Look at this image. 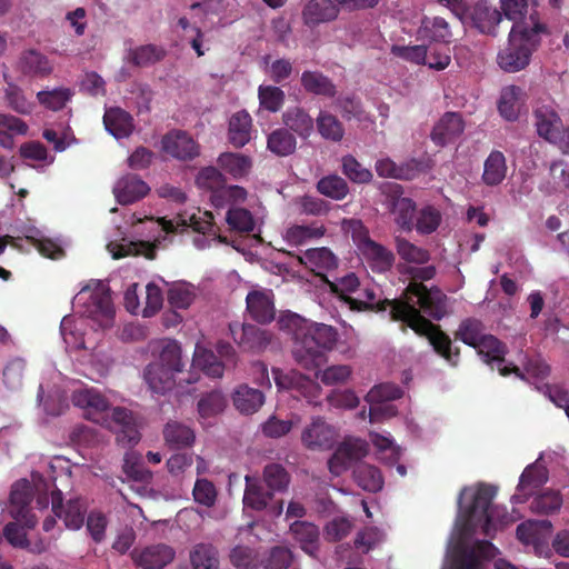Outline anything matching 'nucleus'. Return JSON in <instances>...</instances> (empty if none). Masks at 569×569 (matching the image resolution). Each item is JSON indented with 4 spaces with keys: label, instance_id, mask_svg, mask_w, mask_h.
I'll return each instance as SVG.
<instances>
[{
    "label": "nucleus",
    "instance_id": "obj_55",
    "mask_svg": "<svg viewBox=\"0 0 569 569\" xmlns=\"http://www.w3.org/2000/svg\"><path fill=\"white\" fill-rule=\"evenodd\" d=\"M123 472L136 481H149L152 478L151 471L141 463V456L136 451H128L123 457Z\"/></svg>",
    "mask_w": 569,
    "mask_h": 569
},
{
    "label": "nucleus",
    "instance_id": "obj_42",
    "mask_svg": "<svg viewBox=\"0 0 569 569\" xmlns=\"http://www.w3.org/2000/svg\"><path fill=\"white\" fill-rule=\"evenodd\" d=\"M167 297L172 308L187 309L197 297V288L186 281H177L169 287Z\"/></svg>",
    "mask_w": 569,
    "mask_h": 569
},
{
    "label": "nucleus",
    "instance_id": "obj_61",
    "mask_svg": "<svg viewBox=\"0 0 569 569\" xmlns=\"http://www.w3.org/2000/svg\"><path fill=\"white\" fill-rule=\"evenodd\" d=\"M352 369L348 365H333L325 370L317 371L316 376L326 386L346 383L351 377Z\"/></svg>",
    "mask_w": 569,
    "mask_h": 569
},
{
    "label": "nucleus",
    "instance_id": "obj_60",
    "mask_svg": "<svg viewBox=\"0 0 569 569\" xmlns=\"http://www.w3.org/2000/svg\"><path fill=\"white\" fill-rule=\"evenodd\" d=\"M71 96L72 91L67 88H57L50 91H39L37 93L38 101L53 111L62 109L70 100Z\"/></svg>",
    "mask_w": 569,
    "mask_h": 569
},
{
    "label": "nucleus",
    "instance_id": "obj_17",
    "mask_svg": "<svg viewBox=\"0 0 569 569\" xmlns=\"http://www.w3.org/2000/svg\"><path fill=\"white\" fill-rule=\"evenodd\" d=\"M301 441L309 450H327L336 441V431L322 419L317 418L303 429Z\"/></svg>",
    "mask_w": 569,
    "mask_h": 569
},
{
    "label": "nucleus",
    "instance_id": "obj_5",
    "mask_svg": "<svg viewBox=\"0 0 569 569\" xmlns=\"http://www.w3.org/2000/svg\"><path fill=\"white\" fill-rule=\"evenodd\" d=\"M546 27L535 22L531 28L523 24H513L509 33L508 46L498 53L497 62L506 72H518L525 69L530 61L531 53L539 44V33Z\"/></svg>",
    "mask_w": 569,
    "mask_h": 569
},
{
    "label": "nucleus",
    "instance_id": "obj_35",
    "mask_svg": "<svg viewBox=\"0 0 569 569\" xmlns=\"http://www.w3.org/2000/svg\"><path fill=\"white\" fill-rule=\"evenodd\" d=\"M300 81L308 93L327 98H333L337 93V88L331 79L319 71H303Z\"/></svg>",
    "mask_w": 569,
    "mask_h": 569
},
{
    "label": "nucleus",
    "instance_id": "obj_27",
    "mask_svg": "<svg viewBox=\"0 0 569 569\" xmlns=\"http://www.w3.org/2000/svg\"><path fill=\"white\" fill-rule=\"evenodd\" d=\"M339 14V4L332 0H311L302 12L303 21L308 26H317L335 20Z\"/></svg>",
    "mask_w": 569,
    "mask_h": 569
},
{
    "label": "nucleus",
    "instance_id": "obj_43",
    "mask_svg": "<svg viewBox=\"0 0 569 569\" xmlns=\"http://www.w3.org/2000/svg\"><path fill=\"white\" fill-rule=\"evenodd\" d=\"M325 231V227L317 223L309 226L295 224L286 230L283 239L288 244L297 247L322 237Z\"/></svg>",
    "mask_w": 569,
    "mask_h": 569
},
{
    "label": "nucleus",
    "instance_id": "obj_12",
    "mask_svg": "<svg viewBox=\"0 0 569 569\" xmlns=\"http://www.w3.org/2000/svg\"><path fill=\"white\" fill-rule=\"evenodd\" d=\"M72 403L83 410L87 419L100 422L109 408L108 400L94 388L81 387L71 396Z\"/></svg>",
    "mask_w": 569,
    "mask_h": 569
},
{
    "label": "nucleus",
    "instance_id": "obj_32",
    "mask_svg": "<svg viewBox=\"0 0 569 569\" xmlns=\"http://www.w3.org/2000/svg\"><path fill=\"white\" fill-rule=\"evenodd\" d=\"M506 157L501 151L493 150L483 163L482 182L488 187L499 186L507 176Z\"/></svg>",
    "mask_w": 569,
    "mask_h": 569
},
{
    "label": "nucleus",
    "instance_id": "obj_46",
    "mask_svg": "<svg viewBox=\"0 0 569 569\" xmlns=\"http://www.w3.org/2000/svg\"><path fill=\"white\" fill-rule=\"evenodd\" d=\"M355 481L363 489L370 492L379 491L383 486V478L380 471L371 465L360 463L353 470Z\"/></svg>",
    "mask_w": 569,
    "mask_h": 569
},
{
    "label": "nucleus",
    "instance_id": "obj_30",
    "mask_svg": "<svg viewBox=\"0 0 569 569\" xmlns=\"http://www.w3.org/2000/svg\"><path fill=\"white\" fill-rule=\"evenodd\" d=\"M525 101V93L520 87L507 86L501 90L498 102V110L502 118L508 121L518 119L521 106Z\"/></svg>",
    "mask_w": 569,
    "mask_h": 569
},
{
    "label": "nucleus",
    "instance_id": "obj_31",
    "mask_svg": "<svg viewBox=\"0 0 569 569\" xmlns=\"http://www.w3.org/2000/svg\"><path fill=\"white\" fill-rule=\"evenodd\" d=\"M282 122L287 130L296 132L299 137L307 139L313 132V119L301 107H290L282 113Z\"/></svg>",
    "mask_w": 569,
    "mask_h": 569
},
{
    "label": "nucleus",
    "instance_id": "obj_26",
    "mask_svg": "<svg viewBox=\"0 0 569 569\" xmlns=\"http://www.w3.org/2000/svg\"><path fill=\"white\" fill-rule=\"evenodd\" d=\"M290 532L300 548L309 556L316 558L320 547V532L318 527L308 521H295Z\"/></svg>",
    "mask_w": 569,
    "mask_h": 569
},
{
    "label": "nucleus",
    "instance_id": "obj_11",
    "mask_svg": "<svg viewBox=\"0 0 569 569\" xmlns=\"http://www.w3.org/2000/svg\"><path fill=\"white\" fill-rule=\"evenodd\" d=\"M368 452L367 442L359 438H347L328 460V468L333 476H340L348 468L362 459Z\"/></svg>",
    "mask_w": 569,
    "mask_h": 569
},
{
    "label": "nucleus",
    "instance_id": "obj_44",
    "mask_svg": "<svg viewBox=\"0 0 569 569\" xmlns=\"http://www.w3.org/2000/svg\"><path fill=\"white\" fill-rule=\"evenodd\" d=\"M297 140L287 129H277L268 136L267 148L279 157H286L295 152Z\"/></svg>",
    "mask_w": 569,
    "mask_h": 569
},
{
    "label": "nucleus",
    "instance_id": "obj_3",
    "mask_svg": "<svg viewBox=\"0 0 569 569\" xmlns=\"http://www.w3.org/2000/svg\"><path fill=\"white\" fill-rule=\"evenodd\" d=\"M278 326L292 335V356L307 370H316L326 361V351L333 349L337 330L326 323L313 322L287 311L280 315Z\"/></svg>",
    "mask_w": 569,
    "mask_h": 569
},
{
    "label": "nucleus",
    "instance_id": "obj_52",
    "mask_svg": "<svg viewBox=\"0 0 569 569\" xmlns=\"http://www.w3.org/2000/svg\"><path fill=\"white\" fill-rule=\"evenodd\" d=\"M353 529L351 519L338 516L329 520L323 527V537L329 542H337L350 535Z\"/></svg>",
    "mask_w": 569,
    "mask_h": 569
},
{
    "label": "nucleus",
    "instance_id": "obj_48",
    "mask_svg": "<svg viewBox=\"0 0 569 569\" xmlns=\"http://www.w3.org/2000/svg\"><path fill=\"white\" fill-rule=\"evenodd\" d=\"M317 190L325 197L342 200L348 194L349 187L343 178L337 174H329L318 181Z\"/></svg>",
    "mask_w": 569,
    "mask_h": 569
},
{
    "label": "nucleus",
    "instance_id": "obj_19",
    "mask_svg": "<svg viewBox=\"0 0 569 569\" xmlns=\"http://www.w3.org/2000/svg\"><path fill=\"white\" fill-rule=\"evenodd\" d=\"M149 186L136 174H126L117 180L113 194L120 204H130L146 197Z\"/></svg>",
    "mask_w": 569,
    "mask_h": 569
},
{
    "label": "nucleus",
    "instance_id": "obj_10",
    "mask_svg": "<svg viewBox=\"0 0 569 569\" xmlns=\"http://www.w3.org/2000/svg\"><path fill=\"white\" fill-rule=\"evenodd\" d=\"M232 339L244 351L263 352L273 341V333L251 323H230Z\"/></svg>",
    "mask_w": 569,
    "mask_h": 569
},
{
    "label": "nucleus",
    "instance_id": "obj_51",
    "mask_svg": "<svg viewBox=\"0 0 569 569\" xmlns=\"http://www.w3.org/2000/svg\"><path fill=\"white\" fill-rule=\"evenodd\" d=\"M550 530L551 522L549 520H529L517 527V537L526 545H535L536 552H539L537 546L540 530Z\"/></svg>",
    "mask_w": 569,
    "mask_h": 569
},
{
    "label": "nucleus",
    "instance_id": "obj_25",
    "mask_svg": "<svg viewBox=\"0 0 569 569\" xmlns=\"http://www.w3.org/2000/svg\"><path fill=\"white\" fill-rule=\"evenodd\" d=\"M161 143L163 151L177 159H192L199 153L197 143L182 131L166 134Z\"/></svg>",
    "mask_w": 569,
    "mask_h": 569
},
{
    "label": "nucleus",
    "instance_id": "obj_38",
    "mask_svg": "<svg viewBox=\"0 0 569 569\" xmlns=\"http://www.w3.org/2000/svg\"><path fill=\"white\" fill-rule=\"evenodd\" d=\"M217 161L219 167L234 179L248 176L252 168V159L242 153L224 152L218 157Z\"/></svg>",
    "mask_w": 569,
    "mask_h": 569
},
{
    "label": "nucleus",
    "instance_id": "obj_57",
    "mask_svg": "<svg viewBox=\"0 0 569 569\" xmlns=\"http://www.w3.org/2000/svg\"><path fill=\"white\" fill-rule=\"evenodd\" d=\"M263 479L272 491H283L288 488L290 478L286 469L278 463H270L264 467Z\"/></svg>",
    "mask_w": 569,
    "mask_h": 569
},
{
    "label": "nucleus",
    "instance_id": "obj_1",
    "mask_svg": "<svg viewBox=\"0 0 569 569\" xmlns=\"http://www.w3.org/2000/svg\"><path fill=\"white\" fill-rule=\"evenodd\" d=\"M496 492V488L489 485L466 487L461 490L458 499L459 508L462 509V499L467 497L472 499V503L466 508V515L458 519L442 569H481V558L489 559L496 556L497 548L491 542L471 539L479 525L483 533L489 536L495 521L500 525L515 521L507 513L501 515L498 507L490 508Z\"/></svg>",
    "mask_w": 569,
    "mask_h": 569
},
{
    "label": "nucleus",
    "instance_id": "obj_4",
    "mask_svg": "<svg viewBox=\"0 0 569 569\" xmlns=\"http://www.w3.org/2000/svg\"><path fill=\"white\" fill-rule=\"evenodd\" d=\"M31 499L32 486L28 480L21 479L12 486L7 510L13 521L4 526L3 536L13 547L29 548L27 530L37 523L29 507Z\"/></svg>",
    "mask_w": 569,
    "mask_h": 569
},
{
    "label": "nucleus",
    "instance_id": "obj_2",
    "mask_svg": "<svg viewBox=\"0 0 569 569\" xmlns=\"http://www.w3.org/2000/svg\"><path fill=\"white\" fill-rule=\"evenodd\" d=\"M405 272L412 278L407 287L405 300H392L388 305L393 320L406 322L418 335L427 336L433 349L451 365L457 363L458 353H452L451 340L420 315L419 306L433 319H441L446 312V296L437 288L428 289L419 281L430 280L436 274L433 266L407 267Z\"/></svg>",
    "mask_w": 569,
    "mask_h": 569
},
{
    "label": "nucleus",
    "instance_id": "obj_18",
    "mask_svg": "<svg viewBox=\"0 0 569 569\" xmlns=\"http://www.w3.org/2000/svg\"><path fill=\"white\" fill-rule=\"evenodd\" d=\"M478 353L482 357L483 361L487 363H497L498 370L502 376L508 375L509 372H513L517 377L525 379L523 373L520 371L519 367H512L509 369L507 366L502 367L503 356H505V347L502 343L491 335H485L475 346Z\"/></svg>",
    "mask_w": 569,
    "mask_h": 569
},
{
    "label": "nucleus",
    "instance_id": "obj_59",
    "mask_svg": "<svg viewBox=\"0 0 569 569\" xmlns=\"http://www.w3.org/2000/svg\"><path fill=\"white\" fill-rule=\"evenodd\" d=\"M342 172L343 174L356 183H369L372 180V172L365 168L352 156H345L342 158Z\"/></svg>",
    "mask_w": 569,
    "mask_h": 569
},
{
    "label": "nucleus",
    "instance_id": "obj_58",
    "mask_svg": "<svg viewBox=\"0 0 569 569\" xmlns=\"http://www.w3.org/2000/svg\"><path fill=\"white\" fill-rule=\"evenodd\" d=\"M284 97V92L274 86H260L258 89L260 107L270 112H277L281 109Z\"/></svg>",
    "mask_w": 569,
    "mask_h": 569
},
{
    "label": "nucleus",
    "instance_id": "obj_16",
    "mask_svg": "<svg viewBox=\"0 0 569 569\" xmlns=\"http://www.w3.org/2000/svg\"><path fill=\"white\" fill-rule=\"evenodd\" d=\"M247 311L250 317L260 323H268L274 319V297L270 289L251 290L246 298Z\"/></svg>",
    "mask_w": 569,
    "mask_h": 569
},
{
    "label": "nucleus",
    "instance_id": "obj_40",
    "mask_svg": "<svg viewBox=\"0 0 569 569\" xmlns=\"http://www.w3.org/2000/svg\"><path fill=\"white\" fill-rule=\"evenodd\" d=\"M418 39L430 41H448L451 37L448 22L443 18H423L418 29Z\"/></svg>",
    "mask_w": 569,
    "mask_h": 569
},
{
    "label": "nucleus",
    "instance_id": "obj_50",
    "mask_svg": "<svg viewBox=\"0 0 569 569\" xmlns=\"http://www.w3.org/2000/svg\"><path fill=\"white\" fill-rule=\"evenodd\" d=\"M318 131L322 138L340 141L343 138L345 130L337 117L327 111H320L317 117Z\"/></svg>",
    "mask_w": 569,
    "mask_h": 569
},
{
    "label": "nucleus",
    "instance_id": "obj_41",
    "mask_svg": "<svg viewBox=\"0 0 569 569\" xmlns=\"http://www.w3.org/2000/svg\"><path fill=\"white\" fill-rule=\"evenodd\" d=\"M163 438L170 448L189 447L194 441V432L191 428L177 421H170L164 426Z\"/></svg>",
    "mask_w": 569,
    "mask_h": 569
},
{
    "label": "nucleus",
    "instance_id": "obj_49",
    "mask_svg": "<svg viewBox=\"0 0 569 569\" xmlns=\"http://www.w3.org/2000/svg\"><path fill=\"white\" fill-rule=\"evenodd\" d=\"M396 249L399 257L409 263L425 264L430 259V254L426 249L401 237L396 238Z\"/></svg>",
    "mask_w": 569,
    "mask_h": 569
},
{
    "label": "nucleus",
    "instance_id": "obj_54",
    "mask_svg": "<svg viewBox=\"0 0 569 569\" xmlns=\"http://www.w3.org/2000/svg\"><path fill=\"white\" fill-rule=\"evenodd\" d=\"M60 331L68 349L78 350L86 348L81 328L73 318L64 317L60 325Z\"/></svg>",
    "mask_w": 569,
    "mask_h": 569
},
{
    "label": "nucleus",
    "instance_id": "obj_8",
    "mask_svg": "<svg viewBox=\"0 0 569 569\" xmlns=\"http://www.w3.org/2000/svg\"><path fill=\"white\" fill-rule=\"evenodd\" d=\"M380 191L386 197L385 204L396 216V223L403 230L410 231L413 227L415 202L410 198L402 197V187L398 183H381Z\"/></svg>",
    "mask_w": 569,
    "mask_h": 569
},
{
    "label": "nucleus",
    "instance_id": "obj_63",
    "mask_svg": "<svg viewBox=\"0 0 569 569\" xmlns=\"http://www.w3.org/2000/svg\"><path fill=\"white\" fill-rule=\"evenodd\" d=\"M441 222V214L433 207L422 208L417 216L416 230L421 234H430L437 230Z\"/></svg>",
    "mask_w": 569,
    "mask_h": 569
},
{
    "label": "nucleus",
    "instance_id": "obj_39",
    "mask_svg": "<svg viewBox=\"0 0 569 569\" xmlns=\"http://www.w3.org/2000/svg\"><path fill=\"white\" fill-rule=\"evenodd\" d=\"M246 490L243 495L244 507L253 510H263L272 499V493L264 491L257 478L246 476Z\"/></svg>",
    "mask_w": 569,
    "mask_h": 569
},
{
    "label": "nucleus",
    "instance_id": "obj_34",
    "mask_svg": "<svg viewBox=\"0 0 569 569\" xmlns=\"http://www.w3.org/2000/svg\"><path fill=\"white\" fill-rule=\"evenodd\" d=\"M106 129L117 139L127 138L133 130L131 116L120 108H110L104 112Z\"/></svg>",
    "mask_w": 569,
    "mask_h": 569
},
{
    "label": "nucleus",
    "instance_id": "obj_47",
    "mask_svg": "<svg viewBox=\"0 0 569 569\" xmlns=\"http://www.w3.org/2000/svg\"><path fill=\"white\" fill-rule=\"evenodd\" d=\"M193 366L212 378L222 377L226 367L212 351L199 347L196 348L193 355Z\"/></svg>",
    "mask_w": 569,
    "mask_h": 569
},
{
    "label": "nucleus",
    "instance_id": "obj_21",
    "mask_svg": "<svg viewBox=\"0 0 569 569\" xmlns=\"http://www.w3.org/2000/svg\"><path fill=\"white\" fill-rule=\"evenodd\" d=\"M174 556L173 548L164 543H157L140 552H132L134 562L143 569H162L174 559Z\"/></svg>",
    "mask_w": 569,
    "mask_h": 569
},
{
    "label": "nucleus",
    "instance_id": "obj_33",
    "mask_svg": "<svg viewBox=\"0 0 569 569\" xmlns=\"http://www.w3.org/2000/svg\"><path fill=\"white\" fill-rule=\"evenodd\" d=\"M232 400L238 411L252 415L264 403V396L260 390L242 385L234 390Z\"/></svg>",
    "mask_w": 569,
    "mask_h": 569
},
{
    "label": "nucleus",
    "instance_id": "obj_36",
    "mask_svg": "<svg viewBox=\"0 0 569 569\" xmlns=\"http://www.w3.org/2000/svg\"><path fill=\"white\" fill-rule=\"evenodd\" d=\"M252 120L244 111L236 112L229 121V140L236 148H241L251 139Z\"/></svg>",
    "mask_w": 569,
    "mask_h": 569
},
{
    "label": "nucleus",
    "instance_id": "obj_53",
    "mask_svg": "<svg viewBox=\"0 0 569 569\" xmlns=\"http://www.w3.org/2000/svg\"><path fill=\"white\" fill-rule=\"evenodd\" d=\"M229 227L239 232L249 233L254 230L256 222L251 212L244 208L232 207L226 216Z\"/></svg>",
    "mask_w": 569,
    "mask_h": 569
},
{
    "label": "nucleus",
    "instance_id": "obj_37",
    "mask_svg": "<svg viewBox=\"0 0 569 569\" xmlns=\"http://www.w3.org/2000/svg\"><path fill=\"white\" fill-rule=\"evenodd\" d=\"M192 569H219V552L217 548L207 542L194 545L189 553Z\"/></svg>",
    "mask_w": 569,
    "mask_h": 569
},
{
    "label": "nucleus",
    "instance_id": "obj_62",
    "mask_svg": "<svg viewBox=\"0 0 569 569\" xmlns=\"http://www.w3.org/2000/svg\"><path fill=\"white\" fill-rule=\"evenodd\" d=\"M562 506V498L556 491H547L536 497L531 502V510L536 513L551 515Z\"/></svg>",
    "mask_w": 569,
    "mask_h": 569
},
{
    "label": "nucleus",
    "instance_id": "obj_56",
    "mask_svg": "<svg viewBox=\"0 0 569 569\" xmlns=\"http://www.w3.org/2000/svg\"><path fill=\"white\" fill-rule=\"evenodd\" d=\"M230 562L237 569H258L261 563L258 560V553L250 547L236 546L231 549Z\"/></svg>",
    "mask_w": 569,
    "mask_h": 569
},
{
    "label": "nucleus",
    "instance_id": "obj_23",
    "mask_svg": "<svg viewBox=\"0 0 569 569\" xmlns=\"http://www.w3.org/2000/svg\"><path fill=\"white\" fill-rule=\"evenodd\" d=\"M212 213L209 211H200L197 212H183L180 213L174 220H166L164 218L160 219V224L162 229L167 232L176 231L177 227H191L194 231L199 233H207L212 229Z\"/></svg>",
    "mask_w": 569,
    "mask_h": 569
},
{
    "label": "nucleus",
    "instance_id": "obj_45",
    "mask_svg": "<svg viewBox=\"0 0 569 569\" xmlns=\"http://www.w3.org/2000/svg\"><path fill=\"white\" fill-rule=\"evenodd\" d=\"M299 260L311 269L329 270L337 267L335 254L325 247L308 249Z\"/></svg>",
    "mask_w": 569,
    "mask_h": 569
},
{
    "label": "nucleus",
    "instance_id": "obj_14",
    "mask_svg": "<svg viewBox=\"0 0 569 569\" xmlns=\"http://www.w3.org/2000/svg\"><path fill=\"white\" fill-rule=\"evenodd\" d=\"M541 458L540 456L539 459L527 466L522 471L517 486V492L511 497L513 503L526 501L529 496L548 481V471L546 467L540 463Z\"/></svg>",
    "mask_w": 569,
    "mask_h": 569
},
{
    "label": "nucleus",
    "instance_id": "obj_28",
    "mask_svg": "<svg viewBox=\"0 0 569 569\" xmlns=\"http://www.w3.org/2000/svg\"><path fill=\"white\" fill-rule=\"evenodd\" d=\"M501 20L500 11L485 0L479 1L473 8L472 22L481 33L496 36Z\"/></svg>",
    "mask_w": 569,
    "mask_h": 569
},
{
    "label": "nucleus",
    "instance_id": "obj_29",
    "mask_svg": "<svg viewBox=\"0 0 569 569\" xmlns=\"http://www.w3.org/2000/svg\"><path fill=\"white\" fill-rule=\"evenodd\" d=\"M177 375L178 372L152 362L146 367L143 372L144 380L149 388L157 393H166L172 390L176 386Z\"/></svg>",
    "mask_w": 569,
    "mask_h": 569
},
{
    "label": "nucleus",
    "instance_id": "obj_6",
    "mask_svg": "<svg viewBox=\"0 0 569 569\" xmlns=\"http://www.w3.org/2000/svg\"><path fill=\"white\" fill-rule=\"evenodd\" d=\"M73 305L83 307V313L96 320L101 328L112 325L114 308L108 287L102 281L91 280L73 298Z\"/></svg>",
    "mask_w": 569,
    "mask_h": 569
},
{
    "label": "nucleus",
    "instance_id": "obj_15",
    "mask_svg": "<svg viewBox=\"0 0 569 569\" xmlns=\"http://www.w3.org/2000/svg\"><path fill=\"white\" fill-rule=\"evenodd\" d=\"M535 118L537 132L540 137L558 147L565 141L567 129L563 130L561 119L552 108L548 106L537 108Z\"/></svg>",
    "mask_w": 569,
    "mask_h": 569
},
{
    "label": "nucleus",
    "instance_id": "obj_22",
    "mask_svg": "<svg viewBox=\"0 0 569 569\" xmlns=\"http://www.w3.org/2000/svg\"><path fill=\"white\" fill-rule=\"evenodd\" d=\"M61 492H52V512L63 520L67 528L77 530L84 521L86 506L81 499H71L66 505L60 503Z\"/></svg>",
    "mask_w": 569,
    "mask_h": 569
},
{
    "label": "nucleus",
    "instance_id": "obj_9",
    "mask_svg": "<svg viewBox=\"0 0 569 569\" xmlns=\"http://www.w3.org/2000/svg\"><path fill=\"white\" fill-rule=\"evenodd\" d=\"M117 435V440L123 446H133L140 440L139 426L133 413L121 407L112 408L100 421Z\"/></svg>",
    "mask_w": 569,
    "mask_h": 569
},
{
    "label": "nucleus",
    "instance_id": "obj_20",
    "mask_svg": "<svg viewBox=\"0 0 569 569\" xmlns=\"http://www.w3.org/2000/svg\"><path fill=\"white\" fill-rule=\"evenodd\" d=\"M463 130L465 122L461 114L446 112L435 124L431 139L437 146L443 147L460 137Z\"/></svg>",
    "mask_w": 569,
    "mask_h": 569
},
{
    "label": "nucleus",
    "instance_id": "obj_13",
    "mask_svg": "<svg viewBox=\"0 0 569 569\" xmlns=\"http://www.w3.org/2000/svg\"><path fill=\"white\" fill-rule=\"evenodd\" d=\"M149 347L153 357L152 363L168 368L178 373L183 371L186 362L182 358V349L178 341L160 339L152 341Z\"/></svg>",
    "mask_w": 569,
    "mask_h": 569
},
{
    "label": "nucleus",
    "instance_id": "obj_64",
    "mask_svg": "<svg viewBox=\"0 0 569 569\" xmlns=\"http://www.w3.org/2000/svg\"><path fill=\"white\" fill-rule=\"evenodd\" d=\"M292 561V553L286 547H273L261 561L263 569H288Z\"/></svg>",
    "mask_w": 569,
    "mask_h": 569
},
{
    "label": "nucleus",
    "instance_id": "obj_7",
    "mask_svg": "<svg viewBox=\"0 0 569 569\" xmlns=\"http://www.w3.org/2000/svg\"><path fill=\"white\" fill-rule=\"evenodd\" d=\"M349 231L358 250L373 270L383 272L392 267L395 261L393 253L382 244L373 241L361 221L351 220L349 222Z\"/></svg>",
    "mask_w": 569,
    "mask_h": 569
},
{
    "label": "nucleus",
    "instance_id": "obj_24",
    "mask_svg": "<svg viewBox=\"0 0 569 569\" xmlns=\"http://www.w3.org/2000/svg\"><path fill=\"white\" fill-rule=\"evenodd\" d=\"M18 70L28 77L46 78L53 71V66L48 57L40 51L28 49L19 57Z\"/></svg>",
    "mask_w": 569,
    "mask_h": 569
}]
</instances>
